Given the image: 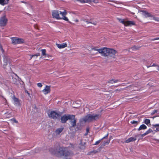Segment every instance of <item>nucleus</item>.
Here are the masks:
<instances>
[{
	"label": "nucleus",
	"instance_id": "774afa93",
	"mask_svg": "<svg viewBox=\"0 0 159 159\" xmlns=\"http://www.w3.org/2000/svg\"><path fill=\"white\" fill-rule=\"evenodd\" d=\"M111 84H113V82H112V81H111Z\"/></svg>",
	"mask_w": 159,
	"mask_h": 159
},
{
	"label": "nucleus",
	"instance_id": "603ef678",
	"mask_svg": "<svg viewBox=\"0 0 159 159\" xmlns=\"http://www.w3.org/2000/svg\"><path fill=\"white\" fill-rule=\"evenodd\" d=\"M128 139H134V138H133V137H131V138H129Z\"/></svg>",
	"mask_w": 159,
	"mask_h": 159
},
{
	"label": "nucleus",
	"instance_id": "49530a36",
	"mask_svg": "<svg viewBox=\"0 0 159 159\" xmlns=\"http://www.w3.org/2000/svg\"><path fill=\"white\" fill-rule=\"evenodd\" d=\"M108 134H107L106 136L104 137H103L101 139H105V138H106L107 137H108Z\"/></svg>",
	"mask_w": 159,
	"mask_h": 159
},
{
	"label": "nucleus",
	"instance_id": "e2e57ef3",
	"mask_svg": "<svg viewBox=\"0 0 159 159\" xmlns=\"http://www.w3.org/2000/svg\"><path fill=\"white\" fill-rule=\"evenodd\" d=\"M88 133H87V132H86V133L84 134V135H87L88 134Z\"/></svg>",
	"mask_w": 159,
	"mask_h": 159
},
{
	"label": "nucleus",
	"instance_id": "0eeeda50",
	"mask_svg": "<svg viewBox=\"0 0 159 159\" xmlns=\"http://www.w3.org/2000/svg\"><path fill=\"white\" fill-rule=\"evenodd\" d=\"M12 43L14 44L22 43H24V40L22 39L17 38H11Z\"/></svg>",
	"mask_w": 159,
	"mask_h": 159
},
{
	"label": "nucleus",
	"instance_id": "473e14b6",
	"mask_svg": "<svg viewBox=\"0 0 159 159\" xmlns=\"http://www.w3.org/2000/svg\"><path fill=\"white\" fill-rule=\"evenodd\" d=\"M12 82L14 84H16L17 82V79L16 78H13V77L12 78Z\"/></svg>",
	"mask_w": 159,
	"mask_h": 159
},
{
	"label": "nucleus",
	"instance_id": "393cba45",
	"mask_svg": "<svg viewBox=\"0 0 159 159\" xmlns=\"http://www.w3.org/2000/svg\"><path fill=\"white\" fill-rule=\"evenodd\" d=\"M0 4L2 5H4L7 4V2H6L5 0H0Z\"/></svg>",
	"mask_w": 159,
	"mask_h": 159
},
{
	"label": "nucleus",
	"instance_id": "a211bd4d",
	"mask_svg": "<svg viewBox=\"0 0 159 159\" xmlns=\"http://www.w3.org/2000/svg\"><path fill=\"white\" fill-rule=\"evenodd\" d=\"M63 129L64 128L63 127L57 129L55 131V133L56 134H59L63 130Z\"/></svg>",
	"mask_w": 159,
	"mask_h": 159
},
{
	"label": "nucleus",
	"instance_id": "a18cd8bd",
	"mask_svg": "<svg viewBox=\"0 0 159 159\" xmlns=\"http://www.w3.org/2000/svg\"><path fill=\"white\" fill-rule=\"evenodd\" d=\"M111 2H114V3H117V4H119V2L118 1H111Z\"/></svg>",
	"mask_w": 159,
	"mask_h": 159
},
{
	"label": "nucleus",
	"instance_id": "4be33fe9",
	"mask_svg": "<svg viewBox=\"0 0 159 159\" xmlns=\"http://www.w3.org/2000/svg\"><path fill=\"white\" fill-rule=\"evenodd\" d=\"M156 127H157V128H156L155 130H154V131H159V124H156L155 125H153L152 128L154 129Z\"/></svg>",
	"mask_w": 159,
	"mask_h": 159
},
{
	"label": "nucleus",
	"instance_id": "c85d7f7f",
	"mask_svg": "<svg viewBox=\"0 0 159 159\" xmlns=\"http://www.w3.org/2000/svg\"><path fill=\"white\" fill-rule=\"evenodd\" d=\"M144 123L147 125L148 124H149L150 125H151L150 120L148 119H146L144 120Z\"/></svg>",
	"mask_w": 159,
	"mask_h": 159
},
{
	"label": "nucleus",
	"instance_id": "72a5a7b5",
	"mask_svg": "<svg viewBox=\"0 0 159 159\" xmlns=\"http://www.w3.org/2000/svg\"><path fill=\"white\" fill-rule=\"evenodd\" d=\"M139 48V47H137L135 46H134L131 48V49L133 50H137Z\"/></svg>",
	"mask_w": 159,
	"mask_h": 159
},
{
	"label": "nucleus",
	"instance_id": "5fc2aeb1",
	"mask_svg": "<svg viewBox=\"0 0 159 159\" xmlns=\"http://www.w3.org/2000/svg\"><path fill=\"white\" fill-rule=\"evenodd\" d=\"M21 2H22V3H26V2H25L24 1H22Z\"/></svg>",
	"mask_w": 159,
	"mask_h": 159
},
{
	"label": "nucleus",
	"instance_id": "8fccbe9b",
	"mask_svg": "<svg viewBox=\"0 0 159 159\" xmlns=\"http://www.w3.org/2000/svg\"><path fill=\"white\" fill-rule=\"evenodd\" d=\"M158 39H159V38H155V39H153V40H158Z\"/></svg>",
	"mask_w": 159,
	"mask_h": 159
},
{
	"label": "nucleus",
	"instance_id": "423d86ee",
	"mask_svg": "<svg viewBox=\"0 0 159 159\" xmlns=\"http://www.w3.org/2000/svg\"><path fill=\"white\" fill-rule=\"evenodd\" d=\"M68 120L71 125V127H75L76 126L77 119L75 118V116L70 114Z\"/></svg>",
	"mask_w": 159,
	"mask_h": 159
},
{
	"label": "nucleus",
	"instance_id": "3c124183",
	"mask_svg": "<svg viewBox=\"0 0 159 159\" xmlns=\"http://www.w3.org/2000/svg\"><path fill=\"white\" fill-rule=\"evenodd\" d=\"M133 86V85H130L129 86H127V87L125 88H128L129 87H132Z\"/></svg>",
	"mask_w": 159,
	"mask_h": 159
},
{
	"label": "nucleus",
	"instance_id": "6e6552de",
	"mask_svg": "<svg viewBox=\"0 0 159 159\" xmlns=\"http://www.w3.org/2000/svg\"><path fill=\"white\" fill-rule=\"evenodd\" d=\"M8 20L6 18L5 16L2 17L0 18V25L1 26H5L7 24Z\"/></svg>",
	"mask_w": 159,
	"mask_h": 159
},
{
	"label": "nucleus",
	"instance_id": "4c0bfd02",
	"mask_svg": "<svg viewBox=\"0 0 159 159\" xmlns=\"http://www.w3.org/2000/svg\"><path fill=\"white\" fill-rule=\"evenodd\" d=\"M131 123H132V124H136V125H137L138 124V122L137 121H134V120H133L132 121H131Z\"/></svg>",
	"mask_w": 159,
	"mask_h": 159
},
{
	"label": "nucleus",
	"instance_id": "f704fd0d",
	"mask_svg": "<svg viewBox=\"0 0 159 159\" xmlns=\"http://www.w3.org/2000/svg\"><path fill=\"white\" fill-rule=\"evenodd\" d=\"M153 17H151L153 18V20L157 21H159V18L155 17L154 15H153Z\"/></svg>",
	"mask_w": 159,
	"mask_h": 159
},
{
	"label": "nucleus",
	"instance_id": "6e6d98bb",
	"mask_svg": "<svg viewBox=\"0 0 159 159\" xmlns=\"http://www.w3.org/2000/svg\"><path fill=\"white\" fill-rule=\"evenodd\" d=\"M112 138H113L112 137V136H110V138H109V139H112Z\"/></svg>",
	"mask_w": 159,
	"mask_h": 159
},
{
	"label": "nucleus",
	"instance_id": "052dcab7",
	"mask_svg": "<svg viewBox=\"0 0 159 159\" xmlns=\"http://www.w3.org/2000/svg\"><path fill=\"white\" fill-rule=\"evenodd\" d=\"M75 22H78V20H75Z\"/></svg>",
	"mask_w": 159,
	"mask_h": 159
},
{
	"label": "nucleus",
	"instance_id": "13d9d810",
	"mask_svg": "<svg viewBox=\"0 0 159 159\" xmlns=\"http://www.w3.org/2000/svg\"><path fill=\"white\" fill-rule=\"evenodd\" d=\"M1 50L2 52H4V50L2 49V48H1Z\"/></svg>",
	"mask_w": 159,
	"mask_h": 159
},
{
	"label": "nucleus",
	"instance_id": "6ab92c4d",
	"mask_svg": "<svg viewBox=\"0 0 159 159\" xmlns=\"http://www.w3.org/2000/svg\"><path fill=\"white\" fill-rule=\"evenodd\" d=\"M119 140V141H118V143H121V142L122 143H128L130 142H132L133 141H134L135 140H125L124 141H121V140Z\"/></svg>",
	"mask_w": 159,
	"mask_h": 159
},
{
	"label": "nucleus",
	"instance_id": "79ce46f5",
	"mask_svg": "<svg viewBox=\"0 0 159 159\" xmlns=\"http://www.w3.org/2000/svg\"><path fill=\"white\" fill-rule=\"evenodd\" d=\"M101 140H98L94 144V145H97L98 144L101 142Z\"/></svg>",
	"mask_w": 159,
	"mask_h": 159
},
{
	"label": "nucleus",
	"instance_id": "09e8293b",
	"mask_svg": "<svg viewBox=\"0 0 159 159\" xmlns=\"http://www.w3.org/2000/svg\"><path fill=\"white\" fill-rule=\"evenodd\" d=\"M86 22L87 23H91L93 24H94V25H96V24H95L94 23H92V22H89V21H87Z\"/></svg>",
	"mask_w": 159,
	"mask_h": 159
},
{
	"label": "nucleus",
	"instance_id": "de8ad7c7",
	"mask_svg": "<svg viewBox=\"0 0 159 159\" xmlns=\"http://www.w3.org/2000/svg\"><path fill=\"white\" fill-rule=\"evenodd\" d=\"M25 93H27L28 94V96H30V93H29V92H28V91H27V90H25Z\"/></svg>",
	"mask_w": 159,
	"mask_h": 159
},
{
	"label": "nucleus",
	"instance_id": "f3484780",
	"mask_svg": "<svg viewBox=\"0 0 159 159\" xmlns=\"http://www.w3.org/2000/svg\"><path fill=\"white\" fill-rule=\"evenodd\" d=\"M57 45L58 48H62L66 47L67 46L66 43H63L61 44H57Z\"/></svg>",
	"mask_w": 159,
	"mask_h": 159
},
{
	"label": "nucleus",
	"instance_id": "4d7b16f0",
	"mask_svg": "<svg viewBox=\"0 0 159 159\" xmlns=\"http://www.w3.org/2000/svg\"><path fill=\"white\" fill-rule=\"evenodd\" d=\"M81 129V128L80 127L78 128V129H80H80Z\"/></svg>",
	"mask_w": 159,
	"mask_h": 159
},
{
	"label": "nucleus",
	"instance_id": "c03bdc74",
	"mask_svg": "<svg viewBox=\"0 0 159 159\" xmlns=\"http://www.w3.org/2000/svg\"><path fill=\"white\" fill-rule=\"evenodd\" d=\"M89 130V127H87L86 129V131L87 133H88Z\"/></svg>",
	"mask_w": 159,
	"mask_h": 159
},
{
	"label": "nucleus",
	"instance_id": "b1692460",
	"mask_svg": "<svg viewBox=\"0 0 159 159\" xmlns=\"http://www.w3.org/2000/svg\"><path fill=\"white\" fill-rule=\"evenodd\" d=\"M59 14H61L62 16V17L66 16L67 14L66 11L64 10V11L61 12V11H59Z\"/></svg>",
	"mask_w": 159,
	"mask_h": 159
},
{
	"label": "nucleus",
	"instance_id": "9d476101",
	"mask_svg": "<svg viewBox=\"0 0 159 159\" xmlns=\"http://www.w3.org/2000/svg\"><path fill=\"white\" fill-rule=\"evenodd\" d=\"M70 114H65L61 118V122L62 123H65L68 120Z\"/></svg>",
	"mask_w": 159,
	"mask_h": 159
},
{
	"label": "nucleus",
	"instance_id": "20e7f679",
	"mask_svg": "<svg viewBox=\"0 0 159 159\" xmlns=\"http://www.w3.org/2000/svg\"><path fill=\"white\" fill-rule=\"evenodd\" d=\"M62 113L60 111L57 112L55 111H51L50 114H48V116L49 117H51L53 119H59Z\"/></svg>",
	"mask_w": 159,
	"mask_h": 159
},
{
	"label": "nucleus",
	"instance_id": "a19ab883",
	"mask_svg": "<svg viewBox=\"0 0 159 159\" xmlns=\"http://www.w3.org/2000/svg\"><path fill=\"white\" fill-rule=\"evenodd\" d=\"M11 120L12 121H14V122H15V123H18V122L17 120H16L15 119V118H13L12 119H11Z\"/></svg>",
	"mask_w": 159,
	"mask_h": 159
},
{
	"label": "nucleus",
	"instance_id": "bb28decb",
	"mask_svg": "<svg viewBox=\"0 0 159 159\" xmlns=\"http://www.w3.org/2000/svg\"><path fill=\"white\" fill-rule=\"evenodd\" d=\"M119 80H115L114 79H112L110 80L109 81L107 82L108 83H111V81H113L114 83H116L119 81Z\"/></svg>",
	"mask_w": 159,
	"mask_h": 159
},
{
	"label": "nucleus",
	"instance_id": "7c9ffc66",
	"mask_svg": "<svg viewBox=\"0 0 159 159\" xmlns=\"http://www.w3.org/2000/svg\"><path fill=\"white\" fill-rule=\"evenodd\" d=\"M98 152V151L96 150H93V151H92L90 152H89L88 153V155H90L92 153H93L94 154H95L96 153Z\"/></svg>",
	"mask_w": 159,
	"mask_h": 159
},
{
	"label": "nucleus",
	"instance_id": "37998d69",
	"mask_svg": "<svg viewBox=\"0 0 159 159\" xmlns=\"http://www.w3.org/2000/svg\"><path fill=\"white\" fill-rule=\"evenodd\" d=\"M38 86L39 87H42V85L41 83H38L37 84Z\"/></svg>",
	"mask_w": 159,
	"mask_h": 159
},
{
	"label": "nucleus",
	"instance_id": "cd10ccee",
	"mask_svg": "<svg viewBox=\"0 0 159 159\" xmlns=\"http://www.w3.org/2000/svg\"><path fill=\"white\" fill-rule=\"evenodd\" d=\"M119 22H120L121 23L123 24L125 26L126 25V21H124V20L122 19H118Z\"/></svg>",
	"mask_w": 159,
	"mask_h": 159
},
{
	"label": "nucleus",
	"instance_id": "69168bd1",
	"mask_svg": "<svg viewBox=\"0 0 159 159\" xmlns=\"http://www.w3.org/2000/svg\"><path fill=\"white\" fill-rule=\"evenodd\" d=\"M78 125H77V128H78Z\"/></svg>",
	"mask_w": 159,
	"mask_h": 159
},
{
	"label": "nucleus",
	"instance_id": "4468645a",
	"mask_svg": "<svg viewBox=\"0 0 159 159\" xmlns=\"http://www.w3.org/2000/svg\"><path fill=\"white\" fill-rule=\"evenodd\" d=\"M50 88V86L46 85L45 88L42 91L45 94H47L50 93L51 91Z\"/></svg>",
	"mask_w": 159,
	"mask_h": 159
},
{
	"label": "nucleus",
	"instance_id": "f03ea898",
	"mask_svg": "<svg viewBox=\"0 0 159 159\" xmlns=\"http://www.w3.org/2000/svg\"><path fill=\"white\" fill-rule=\"evenodd\" d=\"M99 51V53H101L102 56L113 57L114 58H115L116 54L117 53V51L115 50L107 48L100 49Z\"/></svg>",
	"mask_w": 159,
	"mask_h": 159
},
{
	"label": "nucleus",
	"instance_id": "680f3d73",
	"mask_svg": "<svg viewBox=\"0 0 159 159\" xmlns=\"http://www.w3.org/2000/svg\"><path fill=\"white\" fill-rule=\"evenodd\" d=\"M43 0H40V1H39V2H43Z\"/></svg>",
	"mask_w": 159,
	"mask_h": 159
},
{
	"label": "nucleus",
	"instance_id": "0e129e2a",
	"mask_svg": "<svg viewBox=\"0 0 159 159\" xmlns=\"http://www.w3.org/2000/svg\"><path fill=\"white\" fill-rule=\"evenodd\" d=\"M36 26H36L35 25H34V27H35V28H36Z\"/></svg>",
	"mask_w": 159,
	"mask_h": 159
},
{
	"label": "nucleus",
	"instance_id": "864d4df0",
	"mask_svg": "<svg viewBox=\"0 0 159 159\" xmlns=\"http://www.w3.org/2000/svg\"><path fill=\"white\" fill-rule=\"evenodd\" d=\"M9 1V0H6V2H7V4L8 3Z\"/></svg>",
	"mask_w": 159,
	"mask_h": 159
},
{
	"label": "nucleus",
	"instance_id": "ea45409f",
	"mask_svg": "<svg viewBox=\"0 0 159 159\" xmlns=\"http://www.w3.org/2000/svg\"><path fill=\"white\" fill-rule=\"evenodd\" d=\"M157 110H154L151 113V115H153L155 113H157Z\"/></svg>",
	"mask_w": 159,
	"mask_h": 159
},
{
	"label": "nucleus",
	"instance_id": "9b49d317",
	"mask_svg": "<svg viewBox=\"0 0 159 159\" xmlns=\"http://www.w3.org/2000/svg\"><path fill=\"white\" fill-rule=\"evenodd\" d=\"M87 49L89 51H91V50H94L98 52L96 53V54L98 53V52L99 53V50H100V49H97V47L93 46L91 44L87 45Z\"/></svg>",
	"mask_w": 159,
	"mask_h": 159
},
{
	"label": "nucleus",
	"instance_id": "412c9836",
	"mask_svg": "<svg viewBox=\"0 0 159 159\" xmlns=\"http://www.w3.org/2000/svg\"><path fill=\"white\" fill-rule=\"evenodd\" d=\"M147 127L146 125L144 124H142L139 127L138 129L139 131L142 129H146Z\"/></svg>",
	"mask_w": 159,
	"mask_h": 159
},
{
	"label": "nucleus",
	"instance_id": "c756f323",
	"mask_svg": "<svg viewBox=\"0 0 159 159\" xmlns=\"http://www.w3.org/2000/svg\"><path fill=\"white\" fill-rule=\"evenodd\" d=\"M157 66V70L159 71V66L155 64H153L151 66H147V68H149L151 66Z\"/></svg>",
	"mask_w": 159,
	"mask_h": 159
},
{
	"label": "nucleus",
	"instance_id": "1a4fd4ad",
	"mask_svg": "<svg viewBox=\"0 0 159 159\" xmlns=\"http://www.w3.org/2000/svg\"><path fill=\"white\" fill-rule=\"evenodd\" d=\"M52 16L53 18L61 19V18L59 16V12L58 10H55L52 11Z\"/></svg>",
	"mask_w": 159,
	"mask_h": 159
},
{
	"label": "nucleus",
	"instance_id": "dca6fc26",
	"mask_svg": "<svg viewBox=\"0 0 159 159\" xmlns=\"http://www.w3.org/2000/svg\"><path fill=\"white\" fill-rule=\"evenodd\" d=\"M131 25H135V22L133 21H126V25H125V26H127Z\"/></svg>",
	"mask_w": 159,
	"mask_h": 159
},
{
	"label": "nucleus",
	"instance_id": "f8f14e48",
	"mask_svg": "<svg viewBox=\"0 0 159 159\" xmlns=\"http://www.w3.org/2000/svg\"><path fill=\"white\" fill-rule=\"evenodd\" d=\"M140 12H142V14L143 15L145 16L146 18L148 17H153V15H152L150 13H148L145 10H140Z\"/></svg>",
	"mask_w": 159,
	"mask_h": 159
},
{
	"label": "nucleus",
	"instance_id": "39448f33",
	"mask_svg": "<svg viewBox=\"0 0 159 159\" xmlns=\"http://www.w3.org/2000/svg\"><path fill=\"white\" fill-rule=\"evenodd\" d=\"M3 57L2 66L3 68H5L8 64L10 65L11 62L12 60L11 59L10 57L6 55H4Z\"/></svg>",
	"mask_w": 159,
	"mask_h": 159
},
{
	"label": "nucleus",
	"instance_id": "7ed1b4c3",
	"mask_svg": "<svg viewBox=\"0 0 159 159\" xmlns=\"http://www.w3.org/2000/svg\"><path fill=\"white\" fill-rule=\"evenodd\" d=\"M101 116V115L100 114H89L80 120V121L81 122L83 121L84 122H91L98 120Z\"/></svg>",
	"mask_w": 159,
	"mask_h": 159
},
{
	"label": "nucleus",
	"instance_id": "5701e85b",
	"mask_svg": "<svg viewBox=\"0 0 159 159\" xmlns=\"http://www.w3.org/2000/svg\"><path fill=\"white\" fill-rule=\"evenodd\" d=\"M42 55L43 56L48 57L49 55L46 54V50L45 49H43L42 50Z\"/></svg>",
	"mask_w": 159,
	"mask_h": 159
},
{
	"label": "nucleus",
	"instance_id": "f257e3e1",
	"mask_svg": "<svg viewBox=\"0 0 159 159\" xmlns=\"http://www.w3.org/2000/svg\"><path fill=\"white\" fill-rule=\"evenodd\" d=\"M49 151L52 154L58 157H63L65 159H71L74 155L73 152L68 147L57 146L56 148L50 149Z\"/></svg>",
	"mask_w": 159,
	"mask_h": 159
},
{
	"label": "nucleus",
	"instance_id": "ddd939ff",
	"mask_svg": "<svg viewBox=\"0 0 159 159\" xmlns=\"http://www.w3.org/2000/svg\"><path fill=\"white\" fill-rule=\"evenodd\" d=\"M110 140H108L106 141H104L102 143H101L100 147L98 148L99 151H100L102 148H103L105 146L108 145L110 142Z\"/></svg>",
	"mask_w": 159,
	"mask_h": 159
},
{
	"label": "nucleus",
	"instance_id": "bf43d9fd",
	"mask_svg": "<svg viewBox=\"0 0 159 159\" xmlns=\"http://www.w3.org/2000/svg\"><path fill=\"white\" fill-rule=\"evenodd\" d=\"M131 14H132V15H134V12H131Z\"/></svg>",
	"mask_w": 159,
	"mask_h": 159
},
{
	"label": "nucleus",
	"instance_id": "c9c22d12",
	"mask_svg": "<svg viewBox=\"0 0 159 159\" xmlns=\"http://www.w3.org/2000/svg\"><path fill=\"white\" fill-rule=\"evenodd\" d=\"M91 2V0H82V3H90Z\"/></svg>",
	"mask_w": 159,
	"mask_h": 159
},
{
	"label": "nucleus",
	"instance_id": "e433bc0d",
	"mask_svg": "<svg viewBox=\"0 0 159 159\" xmlns=\"http://www.w3.org/2000/svg\"><path fill=\"white\" fill-rule=\"evenodd\" d=\"M40 56V53H36V54H35V55H31V58H30V59H31L32 57L35 56H36L37 57H38V56Z\"/></svg>",
	"mask_w": 159,
	"mask_h": 159
},
{
	"label": "nucleus",
	"instance_id": "a878e982",
	"mask_svg": "<svg viewBox=\"0 0 159 159\" xmlns=\"http://www.w3.org/2000/svg\"><path fill=\"white\" fill-rule=\"evenodd\" d=\"M13 99L14 102L16 103H19V101L18 98H16L15 96H14Z\"/></svg>",
	"mask_w": 159,
	"mask_h": 159
},
{
	"label": "nucleus",
	"instance_id": "58836bf2",
	"mask_svg": "<svg viewBox=\"0 0 159 159\" xmlns=\"http://www.w3.org/2000/svg\"><path fill=\"white\" fill-rule=\"evenodd\" d=\"M124 89H116L115 90V91L116 92H117L118 91H119V92H120V91H122V90H123Z\"/></svg>",
	"mask_w": 159,
	"mask_h": 159
},
{
	"label": "nucleus",
	"instance_id": "2eb2a0df",
	"mask_svg": "<svg viewBox=\"0 0 159 159\" xmlns=\"http://www.w3.org/2000/svg\"><path fill=\"white\" fill-rule=\"evenodd\" d=\"M152 132L153 131L150 128L148 130L146 131V132L145 133L143 134H139V136L140 137H143L144 136H145L146 135Z\"/></svg>",
	"mask_w": 159,
	"mask_h": 159
},
{
	"label": "nucleus",
	"instance_id": "2f4dec72",
	"mask_svg": "<svg viewBox=\"0 0 159 159\" xmlns=\"http://www.w3.org/2000/svg\"><path fill=\"white\" fill-rule=\"evenodd\" d=\"M61 19H63L65 20L68 21L70 23H71V22H70L69 21V20H68V19L67 18V17H66L65 16H63L61 18Z\"/></svg>",
	"mask_w": 159,
	"mask_h": 159
},
{
	"label": "nucleus",
	"instance_id": "aec40b11",
	"mask_svg": "<svg viewBox=\"0 0 159 159\" xmlns=\"http://www.w3.org/2000/svg\"><path fill=\"white\" fill-rule=\"evenodd\" d=\"M85 142H82V141L81 140V142L80 144V148L81 149H84L85 148Z\"/></svg>",
	"mask_w": 159,
	"mask_h": 159
},
{
	"label": "nucleus",
	"instance_id": "338daca9",
	"mask_svg": "<svg viewBox=\"0 0 159 159\" xmlns=\"http://www.w3.org/2000/svg\"><path fill=\"white\" fill-rule=\"evenodd\" d=\"M119 85H120V86H122V84H120Z\"/></svg>",
	"mask_w": 159,
	"mask_h": 159
}]
</instances>
